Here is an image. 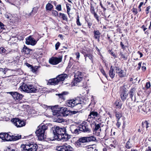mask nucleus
<instances>
[{"mask_svg": "<svg viewBox=\"0 0 151 151\" xmlns=\"http://www.w3.org/2000/svg\"><path fill=\"white\" fill-rule=\"evenodd\" d=\"M52 130L55 139L66 141L70 138V136L66 133V129L65 127L55 126Z\"/></svg>", "mask_w": 151, "mask_h": 151, "instance_id": "f257e3e1", "label": "nucleus"}, {"mask_svg": "<svg viewBox=\"0 0 151 151\" xmlns=\"http://www.w3.org/2000/svg\"><path fill=\"white\" fill-rule=\"evenodd\" d=\"M70 130L73 134H78L81 132V131L84 132H89L90 129L88 127L86 123H83L80 125L79 127H77L74 125H71L70 127Z\"/></svg>", "mask_w": 151, "mask_h": 151, "instance_id": "f03ea898", "label": "nucleus"}, {"mask_svg": "<svg viewBox=\"0 0 151 151\" xmlns=\"http://www.w3.org/2000/svg\"><path fill=\"white\" fill-rule=\"evenodd\" d=\"M82 100V99L79 97L69 99L66 101V104L67 106L70 107H73L76 106H78V107L81 109L85 104V103Z\"/></svg>", "mask_w": 151, "mask_h": 151, "instance_id": "7ed1b4c3", "label": "nucleus"}, {"mask_svg": "<svg viewBox=\"0 0 151 151\" xmlns=\"http://www.w3.org/2000/svg\"><path fill=\"white\" fill-rule=\"evenodd\" d=\"M47 129V126L44 125L38 127L35 133L39 140L42 141L46 138V136L45 134V132Z\"/></svg>", "mask_w": 151, "mask_h": 151, "instance_id": "20e7f679", "label": "nucleus"}, {"mask_svg": "<svg viewBox=\"0 0 151 151\" xmlns=\"http://www.w3.org/2000/svg\"><path fill=\"white\" fill-rule=\"evenodd\" d=\"M20 91L28 93L35 92L37 89L34 86L32 85L23 83L18 88Z\"/></svg>", "mask_w": 151, "mask_h": 151, "instance_id": "39448f33", "label": "nucleus"}, {"mask_svg": "<svg viewBox=\"0 0 151 151\" xmlns=\"http://www.w3.org/2000/svg\"><path fill=\"white\" fill-rule=\"evenodd\" d=\"M67 77V75L65 74L60 75L58 76L55 78L51 79L49 80L48 83L50 85H54L58 84L64 80Z\"/></svg>", "mask_w": 151, "mask_h": 151, "instance_id": "423d86ee", "label": "nucleus"}, {"mask_svg": "<svg viewBox=\"0 0 151 151\" xmlns=\"http://www.w3.org/2000/svg\"><path fill=\"white\" fill-rule=\"evenodd\" d=\"M22 147V151H36L38 148L37 145L35 143L29 144Z\"/></svg>", "mask_w": 151, "mask_h": 151, "instance_id": "0eeeda50", "label": "nucleus"}, {"mask_svg": "<svg viewBox=\"0 0 151 151\" xmlns=\"http://www.w3.org/2000/svg\"><path fill=\"white\" fill-rule=\"evenodd\" d=\"M11 122L17 127H21L24 126L26 124L25 120H22L19 118H13L11 119Z\"/></svg>", "mask_w": 151, "mask_h": 151, "instance_id": "6e6552de", "label": "nucleus"}, {"mask_svg": "<svg viewBox=\"0 0 151 151\" xmlns=\"http://www.w3.org/2000/svg\"><path fill=\"white\" fill-rule=\"evenodd\" d=\"M11 95L15 100H19L22 99L23 96L22 94L17 92H7Z\"/></svg>", "mask_w": 151, "mask_h": 151, "instance_id": "1a4fd4ad", "label": "nucleus"}, {"mask_svg": "<svg viewBox=\"0 0 151 151\" xmlns=\"http://www.w3.org/2000/svg\"><path fill=\"white\" fill-rule=\"evenodd\" d=\"M62 60V58L61 57L59 58L52 57L49 59V63L51 64L56 65L61 62Z\"/></svg>", "mask_w": 151, "mask_h": 151, "instance_id": "9d476101", "label": "nucleus"}, {"mask_svg": "<svg viewBox=\"0 0 151 151\" xmlns=\"http://www.w3.org/2000/svg\"><path fill=\"white\" fill-rule=\"evenodd\" d=\"M26 43L27 45H30L32 46L35 45L37 43V41L32 37L31 36H29L26 39Z\"/></svg>", "mask_w": 151, "mask_h": 151, "instance_id": "9b49d317", "label": "nucleus"}, {"mask_svg": "<svg viewBox=\"0 0 151 151\" xmlns=\"http://www.w3.org/2000/svg\"><path fill=\"white\" fill-rule=\"evenodd\" d=\"M101 124L100 123L99 124H95V128L93 130L94 134L97 136H99L100 134V133L101 131Z\"/></svg>", "mask_w": 151, "mask_h": 151, "instance_id": "f8f14e48", "label": "nucleus"}, {"mask_svg": "<svg viewBox=\"0 0 151 151\" xmlns=\"http://www.w3.org/2000/svg\"><path fill=\"white\" fill-rule=\"evenodd\" d=\"M87 151H97V147L95 145H90L85 147Z\"/></svg>", "mask_w": 151, "mask_h": 151, "instance_id": "ddd939ff", "label": "nucleus"}, {"mask_svg": "<svg viewBox=\"0 0 151 151\" xmlns=\"http://www.w3.org/2000/svg\"><path fill=\"white\" fill-rule=\"evenodd\" d=\"M57 3L56 1H50L46 6V9H52L53 7V5L56 6Z\"/></svg>", "mask_w": 151, "mask_h": 151, "instance_id": "4468645a", "label": "nucleus"}, {"mask_svg": "<svg viewBox=\"0 0 151 151\" xmlns=\"http://www.w3.org/2000/svg\"><path fill=\"white\" fill-rule=\"evenodd\" d=\"M87 142L86 137H83L80 138L78 141V145L82 146L84 143Z\"/></svg>", "mask_w": 151, "mask_h": 151, "instance_id": "2eb2a0df", "label": "nucleus"}, {"mask_svg": "<svg viewBox=\"0 0 151 151\" xmlns=\"http://www.w3.org/2000/svg\"><path fill=\"white\" fill-rule=\"evenodd\" d=\"M60 111L63 115L64 116H67L70 113V111L68 110L66 107H62L61 108Z\"/></svg>", "mask_w": 151, "mask_h": 151, "instance_id": "dca6fc26", "label": "nucleus"}, {"mask_svg": "<svg viewBox=\"0 0 151 151\" xmlns=\"http://www.w3.org/2000/svg\"><path fill=\"white\" fill-rule=\"evenodd\" d=\"M5 16L9 21L12 20V21H15L17 19V18L15 19H13V15L7 12L5 14Z\"/></svg>", "mask_w": 151, "mask_h": 151, "instance_id": "f3484780", "label": "nucleus"}, {"mask_svg": "<svg viewBox=\"0 0 151 151\" xmlns=\"http://www.w3.org/2000/svg\"><path fill=\"white\" fill-rule=\"evenodd\" d=\"M115 68L116 72L118 73L119 76L121 77H124L125 75L124 71L118 67H116Z\"/></svg>", "mask_w": 151, "mask_h": 151, "instance_id": "a211bd4d", "label": "nucleus"}, {"mask_svg": "<svg viewBox=\"0 0 151 151\" xmlns=\"http://www.w3.org/2000/svg\"><path fill=\"white\" fill-rule=\"evenodd\" d=\"M128 96V94L127 92L125 90H123L121 94L120 97L122 101H124L127 98Z\"/></svg>", "mask_w": 151, "mask_h": 151, "instance_id": "6ab92c4d", "label": "nucleus"}, {"mask_svg": "<svg viewBox=\"0 0 151 151\" xmlns=\"http://www.w3.org/2000/svg\"><path fill=\"white\" fill-rule=\"evenodd\" d=\"M114 104L115 106V107L117 109H120L121 108L122 106V103L120 100H117L115 102Z\"/></svg>", "mask_w": 151, "mask_h": 151, "instance_id": "aec40b11", "label": "nucleus"}, {"mask_svg": "<svg viewBox=\"0 0 151 151\" xmlns=\"http://www.w3.org/2000/svg\"><path fill=\"white\" fill-rule=\"evenodd\" d=\"M13 135H9L7 133H5L4 140L6 141H11L12 140Z\"/></svg>", "mask_w": 151, "mask_h": 151, "instance_id": "412c9836", "label": "nucleus"}, {"mask_svg": "<svg viewBox=\"0 0 151 151\" xmlns=\"http://www.w3.org/2000/svg\"><path fill=\"white\" fill-rule=\"evenodd\" d=\"M87 142L95 141L96 140V137L93 135L86 137Z\"/></svg>", "mask_w": 151, "mask_h": 151, "instance_id": "4be33fe9", "label": "nucleus"}, {"mask_svg": "<svg viewBox=\"0 0 151 151\" xmlns=\"http://www.w3.org/2000/svg\"><path fill=\"white\" fill-rule=\"evenodd\" d=\"M82 78H81V77L79 78L74 76L73 81V83L74 84V85H75L76 84H77V83L80 82L82 80Z\"/></svg>", "mask_w": 151, "mask_h": 151, "instance_id": "5701e85b", "label": "nucleus"}, {"mask_svg": "<svg viewBox=\"0 0 151 151\" xmlns=\"http://www.w3.org/2000/svg\"><path fill=\"white\" fill-rule=\"evenodd\" d=\"M139 110H141L142 111L145 112L146 111V107L144 104L142 103L138 106Z\"/></svg>", "mask_w": 151, "mask_h": 151, "instance_id": "b1692460", "label": "nucleus"}, {"mask_svg": "<svg viewBox=\"0 0 151 151\" xmlns=\"http://www.w3.org/2000/svg\"><path fill=\"white\" fill-rule=\"evenodd\" d=\"M30 50L27 48L25 46H24L22 50V52H24L26 54H29L30 53Z\"/></svg>", "mask_w": 151, "mask_h": 151, "instance_id": "393cba45", "label": "nucleus"}, {"mask_svg": "<svg viewBox=\"0 0 151 151\" xmlns=\"http://www.w3.org/2000/svg\"><path fill=\"white\" fill-rule=\"evenodd\" d=\"M68 93L67 92H63L62 93L56 94V95H58L60 98L61 99L64 100L65 97L64 96L67 94Z\"/></svg>", "mask_w": 151, "mask_h": 151, "instance_id": "a878e982", "label": "nucleus"}, {"mask_svg": "<svg viewBox=\"0 0 151 151\" xmlns=\"http://www.w3.org/2000/svg\"><path fill=\"white\" fill-rule=\"evenodd\" d=\"M94 37L96 39H99L100 37V33L99 30L94 31L93 32Z\"/></svg>", "mask_w": 151, "mask_h": 151, "instance_id": "bb28decb", "label": "nucleus"}, {"mask_svg": "<svg viewBox=\"0 0 151 151\" xmlns=\"http://www.w3.org/2000/svg\"><path fill=\"white\" fill-rule=\"evenodd\" d=\"M135 91V88H133L131 89L129 93L130 97L131 98L132 100H133L132 98L134 96V94Z\"/></svg>", "mask_w": 151, "mask_h": 151, "instance_id": "cd10ccee", "label": "nucleus"}, {"mask_svg": "<svg viewBox=\"0 0 151 151\" xmlns=\"http://www.w3.org/2000/svg\"><path fill=\"white\" fill-rule=\"evenodd\" d=\"M149 123H148V122L146 121H145L144 122H142V127H145L146 131L147 130V128L149 127Z\"/></svg>", "mask_w": 151, "mask_h": 151, "instance_id": "c85d7f7f", "label": "nucleus"}, {"mask_svg": "<svg viewBox=\"0 0 151 151\" xmlns=\"http://www.w3.org/2000/svg\"><path fill=\"white\" fill-rule=\"evenodd\" d=\"M40 66H35L34 67L32 66V67H31V70L33 73H35L37 71L38 69L39 68H40Z\"/></svg>", "mask_w": 151, "mask_h": 151, "instance_id": "c756f323", "label": "nucleus"}, {"mask_svg": "<svg viewBox=\"0 0 151 151\" xmlns=\"http://www.w3.org/2000/svg\"><path fill=\"white\" fill-rule=\"evenodd\" d=\"M84 56L85 57V59L86 61V57H88L91 60L92 63H93V56L92 55L90 54H88L84 55Z\"/></svg>", "mask_w": 151, "mask_h": 151, "instance_id": "7c9ffc66", "label": "nucleus"}, {"mask_svg": "<svg viewBox=\"0 0 151 151\" xmlns=\"http://www.w3.org/2000/svg\"><path fill=\"white\" fill-rule=\"evenodd\" d=\"M91 13L93 15L94 17L97 19V21L99 22V16L96 12L94 11V10H91Z\"/></svg>", "mask_w": 151, "mask_h": 151, "instance_id": "2f4dec72", "label": "nucleus"}, {"mask_svg": "<svg viewBox=\"0 0 151 151\" xmlns=\"http://www.w3.org/2000/svg\"><path fill=\"white\" fill-rule=\"evenodd\" d=\"M83 76V73H82L79 71H78L75 73L74 76L79 78L81 77V78H82Z\"/></svg>", "mask_w": 151, "mask_h": 151, "instance_id": "473e14b6", "label": "nucleus"}, {"mask_svg": "<svg viewBox=\"0 0 151 151\" xmlns=\"http://www.w3.org/2000/svg\"><path fill=\"white\" fill-rule=\"evenodd\" d=\"M55 107H54L52 109V110L53 112V114L54 115L58 116L59 114L58 110L55 109Z\"/></svg>", "mask_w": 151, "mask_h": 151, "instance_id": "72a5a7b5", "label": "nucleus"}, {"mask_svg": "<svg viewBox=\"0 0 151 151\" xmlns=\"http://www.w3.org/2000/svg\"><path fill=\"white\" fill-rule=\"evenodd\" d=\"M60 17L62 18L64 20L67 21V17L65 14L63 13H60Z\"/></svg>", "mask_w": 151, "mask_h": 151, "instance_id": "f704fd0d", "label": "nucleus"}, {"mask_svg": "<svg viewBox=\"0 0 151 151\" xmlns=\"http://www.w3.org/2000/svg\"><path fill=\"white\" fill-rule=\"evenodd\" d=\"M109 75L112 79L113 78V70L112 68V66H111V70L109 72Z\"/></svg>", "mask_w": 151, "mask_h": 151, "instance_id": "c9c22d12", "label": "nucleus"}, {"mask_svg": "<svg viewBox=\"0 0 151 151\" xmlns=\"http://www.w3.org/2000/svg\"><path fill=\"white\" fill-rule=\"evenodd\" d=\"M122 116L121 113L119 112L116 113V118L117 121H119L120 118Z\"/></svg>", "mask_w": 151, "mask_h": 151, "instance_id": "e433bc0d", "label": "nucleus"}, {"mask_svg": "<svg viewBox=\"0 0 151 151\" xmlns=\"http://www.w3.org/2000/svg\"><path fill=\"white\" fill-rule=\"evenodd\" d=\"M126 147L127 149H130L131 147V144H130V142L128 141L126 143Z\"/></svg>", "mask_w": 151, "mask_h": 151, "instance_id": "4c0bfd02", "label": "nucleus"}, {"mask_svg": "<svg viewBox=\"0 0 151 151\" xmlns=\"http://www.w3.org/2000/svg\"><path fill=\"white\" fill-rule=\"evenodd\" d=\"M90 112L91 113V114L92 115L94 118H95V117H97L98 115V113L97 112L92 111H91Z\"/></svg>", "mask_w": 151, "mask_h": 151, "instance_id": "58836bf2", "label": "nucleus"}, {"mask_svg": "<svg viewBox=\"0 0 151 151\" xmlns=\"http://www.w3.org/2000/svg\"><path fill=\"white\" fill-rule=\"evenodd\" d=\"M76 24L77 25L80 26L81 25V23L80 22L79 17L78 15L77 16V18L76 20Z\"/></svg>", "mask_w": 151, "mask_h": 151, "instance_id": "ea45409f", "label": "nucleus"}, {"mask_svg": "<svg viewBox=\"0 0 151 151\" xmlns=\"http://www.w3.org/2000/svg\"><path fill=\"white\" fill-rule=\"evenodd\" d=\"M21 137V135H19L18 136H14V139L15 140H18L20 139Z\"/></svg>", "mask_w": 151, "mask_h": 151, "instance_id": "a19ab883", "label": "nucleus"}, {"mask_svg": "<svg viewBox=\"0 0 151 151\" xmlns=\"http://www.w3.org/2000/svg\"><path fill=\"white\" fill-rule=\"evenodd\" d=\"M6 51V50L3 47L0 48V53H5Z\"/></svg>", "mask_w": 151, "mask_h": 151, "instance_id": "79ce46f5", "label": "nucleus"}, {"mask_svg": "<svg viewBox=\"0 0 151 151\" xmlns=\"http://www.w3.org/2000/svg\"><path fill=\"white\" fill-rule=\"evenodd\" d=\"M150 82H148L146 83L145 87L147 89H148L150 87Z\"/></svg>", "mask_w": 151, "mask_h": 151, "instance_id": "37998d69", "label": "nucleus"}, {"mask_svg": "<svg viewBox=\"0 0 151 151\" xmlns=\"http://www.w3.org/2000/svg\"><path fill=\"white\" fill-rule=\"evenodd\" d=\"M4 29V25L0 22V29L3 30Z\"/></svg>", "mask_w": 151, "mask_h": 151, "instance_id": "c03bdc74", "label": "nucleus"}, {"mask_svg": "<svg viewBox=\"0 0 151 151\" xmlns=\"http://www.w3.org/2000/svg\"><path fill=\"white\" fill-rule=\"evenodd\" d=\"M5 133H0V138L4 140V139Z\"/></svg>", "mask_w": 151, "mask_h": 151, "instance_id": "a18cd8bd", "label": "nucleus"}, {"mask_svg": "<svg viewBox=\"0 0 151 151\" xmlns=\"http://www.w3.org/2000/svg\"><path fill=\"white\" fill-rule=\"evenodd\" d=\"M6 69H3L2 68H0V72H2L4 74H6Z\"/></svg>", "mask_w": 151, "mask_h": 151, "instance_id": "49530a36", "label": "nucleus"}, {"mask_svg": "<svg viewBox=\"0 0 151 151\" xmlns=\"http://www.w3.org/2000/svg\"><path fill=\"white\" fill-rule=\"evenodd\" d=\"M100 71H101V72L102 73V74L106 77L107 78V76H106V74L104 71V70L103 69H101L100 70Z\"/></svg>", "mask_w": 151, "mask_h": 151, "instance_id": "de8ad7c7", "label": "nucleus"}, {"mask_svg": "<svg viewBox=\"0 0 151 151\" xmlns=\"http://www.w3.org/2000/svg\"><path fill=\"white\" fill-rule=\"evenodd\" d=\"M60 43L59 42H57L55 45V49L57 50L60 46Z\"/></svg>", "mask_w": 151, "mask_h": 151, "instance_id": "09e8293b", "label": "nucleus"}, {"mask_svg": "<svg viewBox=\"0 0 151 151\" xmlns=\"http://www.w3.org/2000/svg\"><path fill=\"white\" fill-rule=\"evenodd\" d=\"M56 6V9H61V5L59 4L58 5H57L56 4V6Z\"/></svg>", "mask_w": 151, "mask_h": 151, "instance_id": "8fccbe9b", "label": "nucleus"}, {"mask_svg": "<svg viewBox=\"0 0 151 151\" xmlns=\"http://www.w3.org/2000/svg\"><path fill=\"white\" fill-rule=\"evenodd\" d=\"M141 64H142L141 62H140L138 64V66L137 67V70H139L140 69Z\"/></svg>", "mask_w": 151, "mask_h": 151, "instance_id": "3c124183", "label": "nucleus"}, {"mask_svg": "<svg viewBox=\"0 0 151 151\" xmlns=\"http://www.w3.org/2000/svg\"><path fill=\"white\" fill-rule=\"evenodd\" d=\"M144 65H145L144 63H143V66L142 67V69L143 71H145L146 69V67Z\"/></svg>", "mask_w": 151, "mask_h": 151, "instance_id": "603ef678", "label": "nucleus"}, {"mask_svg": "<svg viewBox=\"0 0 151 151\" xmlns=\"http://www.w3.org/2000/svg\"><path fill=\"white\" fill-rule=\"evenodd\" d=\"M143 4H144L145 5V4H144V3L143 2H140L139 5L138 6V8L139 9H141V7L142 6Z\"/></svg>", "mask_w": 151, "mask_h": 151, "instance_id": "864d4df0", "label": "nucleus"}, {"mask_svg": "<svg viewBox=\"0 0 151 151\" xmlns=\"http://www.w3.org/2000/svg\"><path fill=\"white\" fill-rule=\"evenodd\" d=\"M76 58L78 59L80 56V53L79 52H77L76 53Z\"/></svg>", "mask_w": 151, "mask_h": 151, "instance_id": "5fc2aeb1", "label": "nucleus"}, {"mask_svg": "<svg viewBox=\"0 0 151 151\" xmlns=\"http://www.w3.org/2000/svg\"><path fill=\"white\" fill-rule=\"evenodd\" d=\"M142 127V133L143 134V133H144V132H145V133L146 132V131H146V129H144V127Z\"/></svg>", "mask_w": 151, "mask_h": 151, "instance_id": "6e6d98bb", "label": "nucleus"}, {"mask_svg": "<svg viewBox=\"0 0 151 151\" xmlns=\"http://www.w3.org/2000/svg\"><path fill=\"white\" fill-rule=\"evenodd\" d=\"M25 65L28 67H29V68L30 67V69H31V67L32 66V65H30V64H29L27 63H26Z\"/></svg>", "mask_w": 151, "mask_h": 151, "instance_id": "4d7b16f0", "label": "nucleus"}, {"mask_svg": "<svg viewBox=\"0 0 151 151\" xmlns=\"http://www.w3.org/2000/svg\"><path fill=\"white\" fill-rule=\"evenodd\" d=\"M63 119H60L59 118L57 119V121L58 122H62L63 121Z\"/></svg>", "mask_w": 151, "mask_h": 151, "instance_id": "13d9d810", "label": "nucleus"}, {"mask_svg": "<svg viewBox=\"0 0 151 151\" xmlns=\"http://www.w3.org/2000/svg\"><path fill=\"white\" fill-rule=\"evenodd\" d=\"M120 45L122 49H124L125 48V46L124 45L122 42H121Z\"/></svg>", "mask_w": 151, "mask_h": 151, "instance_id": "bf43d9fd", "label": "nucleus"}, {"mask_svg": "<svg viewBox=\"0 0 151 151\" xmlns=\"http://www.w3.org/2000/svg\"><path fill=\"white\" fill-rule=\"evenodd\" d=\"M145 151H151V147L149 146L146 150Z\"/></svg>", "mask_w": 151, "mask_h": 151, "instance_id": "052dcab7", "label": "nucleus"}, {"mask_svg": "<svg viewBox=\"0 0 151 151\" xmlns=\"http://www.w3.org/2000/svg\"><path fill=\"white\" fill-rule=\"evenodd\" d=\"M137 53H138V54L139 55H140V58H141L143 54L142 52H141L139 51H138L137 52Z\"/></svg>", "mask_w": 151, "mask_h": 151, "instance_id": "680f3d73", "label": "nucleus"}, {"mask_svg": "<svg viewBox=\"0 0 151 151\" xmlns=\"http://www.w3.org/2000/svg\"><path fill=\"white\" fill-rule=\"evenodd\" d=\"M88 117L90 118L91 119H93L94 118L93 116L91 114V112L90 113V114L88 116Z\"/></svg>", "mask_w": 151, "mask_h": 151, "instance_id": "e2e57ef3", "label": "nucleus"}, {"mask_svg": "<svg viewBox=\"0 0 151 151\" xmlns=\"http://www.w3.org/2000/svg\"><path fill=\"white\" fill-rule=\"evenodd\" d=\"M117 122L116 124V125L118 127H119L121 124V123L120 122H119L118 121H117Z\"/></svg>", "mask_w": 151, "mask_h": 151, "instance_id": "0e129e2a", "label": "nucleus"}, {"mask_svg": "<svg viewBox=\"0 0 151 151\" xmlns=\"http://www.w3.org/2000/svg\"><path fill=\"white\" fill-rule=\"evenodd\" d=\"M87 24L88 26L89 27V28H90V27H91L92 25L91 23L89 22H88Z\"/></svg>", "mask_w": 151, "mask_h": 151, "instance_id": "69168bd1", "label": "nucleus"}, {"mask_svg": "<svg viewBox=\"0 0 151 151\" xmlns=\"http://www.w3.org/2000/svg\"><path fill=\"white\" fill-rule=\"evenodd\" d=\"M132 12L134 13L135 14H136L137 13V10H132Z\"/></svg>", "mask_w": 151, "mask_h": 151, "instance_id": "338daca9", "label": "nucleus"}, {"mask_svg": "<svg viewBox=\"0 0 151 151\" xmlns=\"http://www.w3.org/2000/svg\"><path fill=\"white\" fill-rule=\"evenodd\" d=\"M92 120V119H91L89 118V117H88V118L87 119V121L89 122H91Z\"/></svg>", "mask_w": 151, "mask_h": 151, "instance_id": "774afa93", "label": "nucleus"}]
</instances>
